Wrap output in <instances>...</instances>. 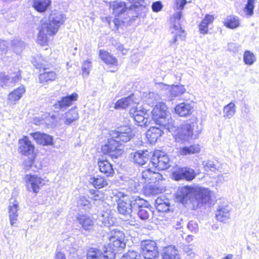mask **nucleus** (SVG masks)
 <instances>
[{
  "mask_svg": "<svg viewBox=\"0 0 259 259\" xmlns=\"http://www.w3.org/2000/svg\"><path fill=\"white\" fill-rule=\"evenodd\" d=\"M176 196L183 204L189 201L194 206L205 203L210 199V191L207 188L199 186H184L179 188Z\"/></svg>",
  "mask_w": 259,
  "mask_h": 259,
  "instance_id": "obj_1",
  "label": "nucleus"
},
{
  "mask_svg": "<svg viewBox=\"0 0 259 259\" xmlns=\"http://www.w3.org/2000/svg\"><path fill=\"white\" fill-rule=\"evenodd\" d=\"M146 204L147 201L139 196L123 197L122 199H119L117 202V209L120 214L124 216L128 220L132 217V212L137 211V207L144 206Z\"/></svg>",
  "mask_w": 259,
  "mask_h": 259,
  "instance_id": "obj_2",
  "label": "nucleus"
},
{
  "mask_svg": "<svg viewBox=\"0 0 259 259\" xmlns=\"http://www.w3.org/2000/svg\"><path fill=\"white\" fill-rule=\"evenodd\" d=\"M110 8L116 18H115L112 21L107 19V22L112 30L116 31L123 23V20H120V18L125 19V15L128 17H131V14L133 11L131 8H130L129 6L127 7L123 2H113L110 4Z\"/></svg>",
  "mask_w": 259,
  "mask_h": 259,
  "instance_id": "obj_3",
  "label": "nucleus"
},
{
  "mask_svg": "<svg viewBox=\"0 0 259 259\" xmlns=\"http://www.w3.org/2000/svg\"><path fill=\"white\" fill-rule=\"evenodd\" d=\"M182 18L181 12L175 13L170 18L171 26L170 31L172 35V38L169 40L170 46L173 48H176L179 44V39L183 40L185 38V31L182 29L181 24V20Z\"/></svg>",
  "mask_w": 259,
  "mask_h": 259,
  "instance_id": "obj_4",
  "label": "nucleus"
},
{
  "mask_svg": "<svg viewBox=\"0 0 259 259\" xmlns=\"http://www.w3.org/2000/svg\"><path fill=\"white\" fill-rule=\"evenodd\" d=\"M103 154L110 156L112 159L118 158L124 152V146L119 141L111 137L108 143L101 147Z\"/></svg>",
  "mask_w": 259,
  "mask_h": 259,
  "instance_id": "obj_5",
  "label": "nucleus"
},
{
  "mask_svg": "<svg viewBox=\"0 0 259 259\" xmlns=\"http://www.w3.org/2000/svg\"><path fill=\"white\" fill-rule=\"evenodd\" d=\"M195 127L197 128L198 127L196 122H186L182 124L180 127H178L175 134L176 140L178 142H184L188 141L189 138L192 136L193 132L197 134L199 133L201 130H195Z\"/></svg>",
  "mask_w": 259,
  "mask_h": 259,
  "instance_id": "obj_6",
  "label": "nucleus"
},
{
  "mask_svg": "<svg viewBox=\"0 0 259 259\" xmlns=\"http://www.w3.org/2000/svg\"><path fill=\"white\" fill-rule=\"evenodd\" d=\"M66 19V16L60 12H53L49 17L48 22L42 21L44 28L48 27L51 33L56 34L59 27L63 24Z\"/></svg>",
  "mask_w": 259,
  "mask_h": 259,
  "instance_id": "obj_7",
  "label": "nucleus"
},
{
  "mask_svg": "<svg viewBox=\"0 0 259 259\" xmlns=\"http://www.w3.org/2000/svg\"><path fill=\"white\" fill-rule=\"evenodd\" d=\"M152 165L158 170H163L170 166L169 158L168 156L161 151H155L150 160Z\"/></svg>",
  "mask_w": 259,
  "mask_h": 259,
  "instance_id": "obj_8",
  "label": "nucleus"
},
{
  "mask_svg": "<svg viewBox=\"0 0 259 259\" xmlns=\"http://www.w3.org/2000/svg\"><path fill=\"white\" fill-rule=\"evenodd\" d=\"M140 246L145 259H156L158 257L159 252L155 241L151 240H143Z\"/></svg>",
  "mask_w": 259,
  "mask_h": 259,
  "instance_id": "obj_9",
  "label": "nucleus"
},
{
  "mask_svg": "<svg viewBox=\"0 0 259 259\" xmlns=\"http://www.w3.org/2000/svg\"><path fill=\"white\" fill-rule=\"evenodd\" d=\"M157 85L158 88L162 91H166L169 94L167 97H164L163 96V100L171 101L174 98L181 96L186 92L184 86L182 85H173L170 87L161 82L157 83Z\"/></svg>",
  "mask_w": 259,
  "mask_h": 259,
  "instance_id": "obj_10",
  "label": "nucleus"
},
{
  "mask_svg": "<svg viewBox=\"0 0 259 259\" xmlns=\"http://www.w3.org/2000/svg\"><path fill=\"white\" fill-rule=\"evenodd\" d=\"M124 235L122 232L113 230L111 232L110 243L108 245L111 249H115V252L120 251L125 247L124 242Z\"/></svg>",
  "mask_w": 259,
  "mask_h": 259,
  "instance_id": "obj_11",
  "label": "nucleus"
},
{
  "mask_svg": "<svg viewBox=\"0 0 259 259\" xmlns=\"http://www.w3.org/2000/svg\"><path fill=\"white\" fill-rule=\"evenodd\" d=\"M168 112L166 104L163 102H159L152 111V120L159 125L168 116Z\"/></svg>",
  "mask_w": 259,
  "mask_h": 259,
  "instance_id": "obj_12",
  "label": "nucleus"
},
{
  "mask_svg": "<svg viewBox=\"0 0 259 259\" xmlns=\"http://www.w3.org/2000/svg\"><path fill=\"white\" fill-rule=\"evenodd\" d=\"M25 180L27 190L35 193H37L45 185L44 180L36 175H27Z\"/></svg>",
  "mask_w": 259,
  "mask_h": 259,
  "instance_id": "obj_13",
  "label": "nucleus"
},
{
  "mask_svg": "<svg viewBox=\"0 0 259 259\" xmlns=\"http://www.w3.org/2000/svg\"><path fill=\"white\" fill-rule=\"evenodd\" d=\"M33 64L36 68L40 69L42 68L44 70V72L40 73L38 76L39 83L48 84L56 79L57 75L54 71H49L45 67L42 68V64L36 62V61H33Z\"/></svg>",
  "mask_w": 259,
  "mask_h": 259,
  "instance_id": "obj_14",
  "label": "nucleus"
},
{
  "mask_svg": "<svg viewBox=\"0 0 259 259\" xmlns=\"http://www.w3.org/2000/svg\"><path fill=\"white\" fill-rule=\"evenodd\" d=\"M173 177L176 181L185 180L187 181H192L196 176L195 170L189 167H180L172 173Z\"/></svg>",
  "mask_w": 259,
  "mask_h": 259,
  "instance_id": "obj_15",
  "label": "nucleus"
},
{
  "mask_svg": "<svg viewBox=\"0 0 259 259\" xmlns=\"http://www.w3.org/2000/svg\"><path fill=\"white\" fill-rule=\"evenodd\" d=\"M78 98V94L73 93L71 95L61 97L60 100L57 101L53 105L55 110L57 111H65L69 107L71 106L73 102L76 101Z\"/></svg>",
  "mask_w": 259,
  "mask_h": 259,
  "instance_id": "obj_16",
  "label": "nucleus"
},
{
  "mask_svg": "<svg viewBox=\"0 0 259 259\" xmlns=\"http://www.w3.org/2000/svg\"><path fill=\"white\" fill-rule=\"evenodd\" d=\"M111 137L120 142H127L132 137L131 128L128 126H124L118 128L117 131H112Z\"/></svg>",
  "mask_w": 259,
  "mask_h": 259,
  "instance_id": "obj_17",
  "label": "nucleus"
},
{
  "mask_svg": "<svg viewBox=\"0 0 259 259\" xmlns=\"http://www.w3.org/2000/svg\"><path fill=\"white\" fill-rule=\"evenodd\" d=\"M8 210L9 217L11 225L14 227H17L18 222V210H19V203L18 201L13 199H11L8 207Z\"/></svg>",
  "mask_w": 259,
  "mask_h": 259,
  "instance_id": "obj_18",
  "label": "nucleus"
},
{
  "mask_svg": "<svg viewBox=\"0 0 259 259\" xmlns=\"http://www.w3.org/2000/svg\"><path fill=\"white\" fill-rule=\"evenodd\" d=\"M149 153L148 150L138 151L130 154L131 160L139 165H143L149 160Z\"/></svg>",
  "mask_w": 259,
  "mask_h": 259,
  "instance_id": "obj_19",
  "label": "nucleus"
},
{
  "mask_svg": "<svg viewBox=\"0 0 259 259\" xmlns=\"http://www.w3.org/2000/svg\"><path fill=\"white\" fill-rule=\"evenodd\" d=\"M19 151L21 154L28 156L33 153L34 147L27 137L19 140Z\"/></svg>",
  "mask_w": 259,
  "mask_h": 259,
  "instance_id": "obj_20",
  "label": "nucleus"
},
{
  "mask_svg": "<svg viewBox=\"0 0 259 259\" xmlns=\"http://www.w3.org/2000/svg\"><path fill=\"white\" fill-rule=\"evenodd\" d=\"M148 114L143 111H135L133 113L132 118L135 121L136 123L140 126H147L149 125L150 120H149Z\"/></svg>",
  "mask_w": 259,
  "mask_h": 259,
  "instance_id": "obj_21",
  "label": "nucleus"
},
{
  "mask_svg": "<svg viewBox=\"0 0 259 259\" xmlns=\"http://www.w3.org/2000/svg\"><path fill=\"white\" fill-rule=\"evenodd\" d=\"M98 165L100 171L107 177H112L114 170L112 165L107 160L99 159Z\"/></svg>",
  "mask_w": 259,
  "mask_h": 259,
  "instance_id": "obj_22",
  "label": "nucleus"
},
{
  "mask_svg": "<svg viewBox=\"0 0 259 259\" xmlns=\"http://www.w3.org/2000/svg\"><path fill=\"white\" fill-rule=\"evenodd\" d=\"M76 219L83 230L90 231L93 229L94 221L91 217L85 214H79Z\"/></svg>",
  "mask_w": 259,
  "mask_h": 259,
  "instance_id": "obj_23",
  "label": "nucleus"
},
{
  "mask_svg": "<svg viewBox=\"0 0 259 259\" xmlns=\"http://www.w3.org/2000/svg\"><path fill=\"white\" fill-rule=\"evenodd\" d=\"M142 178L146 182L154 183L161 180L162 175L159 172L154 171L151 168H147L142 172Z\"/></svg>",
  "mask_w": 259,
  "mask_h": 259,
  "instance_id": "obj_24",
  "label": "nucleus"
},
{
  "mask_svg": "<svg viewBox=\"0 0 259 259\" xmlns=\"http://www.w3.org/2000/svg\"><path fill=\"white\" fill-rule=\"evenodd\" d=\"M163 134L162 127H151L147 131L146 136L151 143L156 142L157 139Z\"/></svg>",
  "mask_w": 259,
  "mask_h": 259,
  "instance_id": "obj_25",
  "label": "nucleus"
},
{
  "mask_svg": "<svg viewBox=\"0 0 259 259\" xmlns=\"http://www.w3.org/2000/svg\"><path fill=\"white\" fill-rule=\"evenodd\" d=\"M31 135L36 142L42 145H50L53 143V138L51 136L38 132L31 134Z\"/></svg>",
  "mask_w": 259,
  "mask_h": 259,
  "instance_id": "obj_26",
  "label": "nucleus"
},
{
  "mask_svg": "<svg viewBox=\"0 0 259 259\" xmlns=\"http://www.w3.org/2000/svg\"><path fill=\"white\" fill-rule=\"evenodd\" d=\"M193 107L188 103H182L177 105L175 108L176 113L179 116L185 117L190 115L192 113Z\"/></svg>",
  "mask_w": 259,
  "mask_h": 259,
  "instance_id": "obj_27",
  "label": "nucleus"
},
{
  "mask_svg": "<svg viewBox=\"0 0 259 259\" xmlns=\"http://www.w3.org/2000/svg\"><path fill=\"white\" fill-rule=\"evenodd\" d=\"M41 25L39 27V33L37 37V42L41 46L45 45L48 41V35H53L55 33L50 32L48 27L44 28V24L41 21Z\"/></svg>",
  "mask_w": 259,
  "mask_h": 259,
  "instance_id": "obj_28",
  "label": "nucleus"
},
{
  "mask_svg": "<svg viewBox=\"0 0 259 259\" xmlns=\"http://www.w3.org/2000/svg\"><path fill=\"white\" fill-rule=\"evenodd\" d=\"M178 251L175 246L169 245L163 249L162 259H180Z\"/></svg>",
  "mask_w": 259,
  "mask_h": 259,
  "instance_id": "obj_29",
  "label": "nucleus"
},
{
  "mask_svg": "<svg viewBox=\"0 0 259 259\" xmlns=\"http://www.w3.org/2000/svg\"><path fill=\"white\" fill-rule=\"evenodd\" d=\"M99 57L106 64L116 67L118 65L117 59L106 51L100 50Z\"/></svg>",
  "mask_w": 259,
  "mask_h": 259,
  "instance_id": "obj_30",
  "label": "nucleus"
},
{
  "mask_svg": "<svg viewBox=\"0 0 259 259\" xmlns=\"http://www.w3.org/2000/svg\"><path fill=\"white\" fill-rule=\"evenodd\" d=\"M214 20L212 15L206 14L199 25V30L200 33L206 34L208 33V25L211 24Z\"/></svg>",
  "mask_w": 259,
  "mask_h": 259,
  "instance_id": "obj_31",
  "label": "nucleus"
},
{
  "mask_svg": "<svg viewBox=\"0 0 259 259\" xmlns=\"http://www.w3.org/2000/svg\"><path fill=\"white\" fill-rule=\"evenodd\" d=\"M32 7L38 12L44 13L46 11L51 4V0H30Z\"/></svg>",
  "mask_w": 259,
  "mask_h": 259,
  "instance_id": "obj_32",
  "label": "nucleus"
},
{
  "mask_svg": "<svg viewBox=\"0 0 259 259\" xmlns=\"http://www.w3.org/2000/svg\"><path fill=\"white\" fill-rule=\"evenodd\" d=\"M155 207L159 212H167L169 209V200L165 197H159L155 200Z\"/></svg>",
  "mask_w": 259,
  "mask_h": 259,
  "instance_id": "obj_33",
  "label": "nucleus"
},
{
  "mask_svg": "<svg viewBox=\"0 0 259 259\" xmlns=\"http://www.w3.org/2000/svg\"><path fill=\"white\" fill-rule=\"evenodd\" d=\"M25 92V87L23 85H21L9 94L8 98L9 102L13 104H15L17 101L20 100Z\"/></svg>",
  "mask_w": 259,
  "mask_h": 259,
  "instance_id": "obj_34",
  "label": "nucleus"
},
{
  "mask_svg": "<svg viewBox=\"0 0 259 259\" xmlns=\"http://www.w3.org/2000/svg\"><path fill=\"white\" fill-rule=\"evenodd\" d=\"M98 220L101 222V226L110 227L115 223V219L110 215L108 212H105L98 215Z\"/></svg>",
  "mask_w": 259,
  "mask_h": 259,
  "instance_id": "obj_35",
  "label": "nucleus"
},
{
  "mask_svg": "<svg viewBox=\"0 0 259 259\" xmlns=\"http://www.w3.org/2000/svg\"><path fill=\"white\" fill-rule=\"evenodd\" d=\"M21 77L20 71L19 70L15 75L10 78L8 75L1 76V85L11 86L13 85L18 82Z\"/></svg>",
  "mask_w": 259,
  "mask_h": 259,
  "instance_id": "obj_36",
  "label": "nucleus"
},
{
  "mask_svg": "<svg viewBox=\"0 0 259 259\" xmlns=\"http://www.w3.org/2000/svg\"><path fill=\"white\" fill-rule=\"evenodd\" d=\"M78 118V113L76 107L71 108L65 114L64 117V123L66 125L71 124Z\"/></svg>",
  "mask_w": 259,
  "mask_h": 259,
  "instance_id": "obj_37",
  "label": "nucleus"
},
{
  "mask_svg": "<svg viewBox=\"0 0 259 259\" xmlns=\"http://www.w3.org/2000/svg\"><path fill=\"white\" fill-rule=\"evenodd\" d=\"M160 98L158 94L153 92H149L148 93H144L143 95V100L144 102L151 106H154Z\"/></svg>",
  "mask_w": 259,
  "mask_h": 259,
  "instance_id": "obj_38",
  "label": "nucleus"
},
{
  "mask_svg": "<svg viewBox=\"0 0 259 259\" xmlns=\"http://www.w3.org/2000/svg\"><path fill=\"white\" fill-rule=\"evenodd\" d=\"M230 211L228 206L218 209L215 214L217 220L222 222H226L230 218Z\"/></svg>",
  "mask_w": 259,
  "mask_h": 259,
  "instance_id": "obj_39",
  "label": "nucleus"
},
{
  "mask_svg": "<svg viewBox=\"0 0 259 259\" xmlns=\"http://www.w3.org/2000/svg\"><path fill=\"white\" fill-rule=\"evenodd\" d=\"M224 26L230 29H235L239 27L240 21L238 18L233 15L228 16L223 22Z\"/></svg>",
  "mask_w": 259,
  "mask_h": 259,
  "instance_id": "obj_40",
  "label": "nucleus"
},
{
  "mask_svg": "<svg viewBox=\"0 0 259 259\" xmlns=\"http://www.w3.org/2000/svg\"><path fill=\"white\" fill-rule=\"evenodd\" d=\"M162 127V129L167 130L168 132L176 133L178 127L175 125V121L168 116L158 125Z\"/></svg>",
  "mask_w": 259,
  "mask_h": 259,
  "instance_id": "obj_41",
  "label": "nucleus"
},
{
  "mask_svg": "<svg viewBox=\"0 0 259 259\" xmlns=\"http://www.w3.org/2000/svg\"><path fill=\"white\" fill-rule=\"evenodd\" d=\"M149 205V203L147 201L146 205L137 207V214L141 220H146L149 219L151 213V210L148 208Z\"/></svg>",
  "mask_w": 259,
  "mask_h": 259,
  "instance_id": "obj_42",
  "label": "nucleus"
},
{
  "mask_svg": "<svg viewBox=\"0 0 259 259\" xmlns=\"http://www.w3.org/2000/svg\"><path fill=\"white\" fill-rule=\"evenodd\" d=\"M133 95L118 100L115 104V108L116 109H125L133 103Z\"/></svg>",
  "mask_w": 259,
  "mask_h": 259,
  "instance_id": "obj_43",
  "label": "nucleus"
},
{
  "mask_svg": "<svg viewBox=\"0 0 259 259\" xmlns=\"http://www.w3.org/2000/svg\"><path fill=\"white\" fill-rule=\"evenodd\" d=\"M200 148L198 145H193L190 146L181 147L180 149V154L182 155H186L198 153Z\"/></svg>",
  "mask_w": 259,
  "mask_h": 259,
  "instance_id": "obj_44",
  "label": "nucleus"
},
{
  "mask_svg": "<svg viewBox=\"0 0 259 259\" xmlns=\"http://www.w3.org/2000/svg\"><path fill=\"white\" fill-rule=\"evenodd\" d=\"M90 182L97 189L104 188L108 184L107 180L102 177L91 178Z\"/></svg>",
  "mask_w": 259,
  "mask_h": 259,
  "instance_id": "obj_45",
  "label": "nucleus"
},
{
  "mask_svg": "<svg viewBox=\"0 0 259 259\" xmlns=\"http://www.w3.org/2000/svg\"><path fill=\"white\" fill-rule=\"evenodd\" d=\"M235 104L230 102L224 107V117L226 118H231L236 113Z\"/></svg>",
  "mask_w": 259,
  "mask_h": 259,
  "instance_id": "obj_46",
  "label": "nucleus"
},
{
  "mask_svg": "<svg viewBox=\"0 0 259 259\" xmlns=\"http://www.w3.org/2000/svg\"><path fill=\"white\" fill-rule=\"evenodd\" d=\"M102 251L97 248L90 247L87 253V259H101Z\"/></svg>",
  "mask_w": 259,
  "mask_h": 259,
  "instance_id": "obj_47",
  "label": "nucleus"
},
{
  "mask_svg": "<svg viewBox=\"0 0 259 259\" xmlns=\"http://www.w3.org/2000/svg\"><path fill=\"white\" fill-rule=\"evenodd\" d=\"M116 253L115 249H111L108 246L105 247L104 252H102L101 259H115Z\"/></svg>",
  "mask_w": 259,
  "mask_h": 259,
  "instance_id": "obj_48",
  "label": "nucleus"
},
{
  "mask_svg": "<svg viewBox=\"0 0 259 259\" xmlns=\"http://www.w3.org/2000/svg\"><path fill=\"white\" fill-rule=\"evenodd\" d=\"M255 60L256 58L252 52L249 51H245L243 55V61L246 64L251 65Z\"/></svg>",
  "mask_w": 259,
  "mask_h": 259,
  "instance_id": "obj_49",
  "label": "nucleus"
},
{
  "mask_svg": "<svg viewBox=\"0 0 259 259\" xmlns=\"http://www.w3.org/2000/svg\"><path fill=\"white\" fill-rule=\"evenodd\" d=\"M77 206L82 209H87L91 206L89 200L84 196L79 197L77 200Z\"/></svg>",
  "mask_w": 259,
  "mask_h": 259,
  "instance_id": "obj_50",
  "label": "nucleus"
},
{
  "mask_svg": "<svg viewBox=\"0 0 259 259\" xmlns=\"http://www.w3.org/2000/svg\"><path fill=\"white\" fill-rule=\"evenodd\" d=\"M121 259H142L141 255L137 251L130 250L122 255Z\"/></svg>",
  "mask_w": 259,
  "mask_h": 259,
  "instance_id": "obj_51",
  "label": "nucleus"
},
{
  "mask_svg": "<svg viewBox=\"0 0 259 259\" xmlns=\"http://www.w3.org/2000/svg\"><path fill=\"white\" fill-rule=\"evenodd\" d=\"M202 164L206 171H215L218 169L217 165L214 161L211 160H206L203 161Z\"/></svg>",
  "mask_w": 259,
  "mask_h": 259,
  "instance_id": "obj_52",
  "label": "nucleus"
},
{
  "mask_svg": "<svg viewBox=\"0 0 259 259\" xmlns=\"http://www.w3.org/2000/svg\"><path fill=\"white\" fill-rule=\"evenodd\" d=\"M253 0H248L247 3L245 6L244 12L246 13L247 17L251 16L253 14L254 9Z\"/></svg>",
  "mask_w": 259,
  "mask_h": 259,
  "instance_id": "obj_53",
  "label": "nucleus"
},
{
  "mask_svg": "<svg viewBox=\"0 0 259 259\" xmlns=\"http://www.w3.org/2000/svg\"><path fill=\"white\" fill-rule=\"evenodd\" d=\"M186 4V0H176L174 6V9L175 11H177V12H182V10L184 9ZM175 13H176V12ZM182 14H183V13H182Z\"/></svg>",
  "mask_w": 259,
  "mask_h": 259,
  "instance_id": "obj_54",
  "label": "nucleus"
},
{
  "mask_svg": "<svg viewBox=\"0 0 259 259\" xmlns=\"http://www.w3.org/2000/svg\"><path fill=\"white\" fill-rule=\"evenodd\" d=\"M92 67L91 62L89 60L85 61L82 66V75L83 76H88Z\"/></svg>",
  "mask_w": 259,
  "mask_h": 259,
  "instance_id": "obj_55",
  "label": "nucleus"
},
{
  "mask_svg": "<svg viewBox=\"0 0 259 259\" xmlns=\"http://www.w3.org/2000/svg\"><path fill=\"white\" fill-rule=\"evenodd\" d=\"M187 228L192 232L196 233L198 232V225L195 221H190L187 224Z\"/></svg>",
  "mask_w": 259,
  "mask_h": 259,
  "instance_id": "obj_56",
  "label": "nucleus"
},
{
  "mask_svg": "<svg viewBox=\"0 0 259 259\" xmlns=\"http://www.w3.org/2000/svg\"><path fill=\"white\" fill-rule=\"evenodd\" d=\"M114 45L116 49L118 52H120L123 55H125L127 53L128 49L124 48L123 46L120 43L116 42Z\"/></svg>",
  "mask_w": 259,
  "mask_h": 259,
  "instance_id": "obj_57",
  "label": "nucleus"
},
{
  "mask_svg": "<svg viewBox=\"0 0 259 259\" xmlns=\"http://www.w3.org/2000/svg\"><path fill=\"white\" fill-rule=\"evenodd\" d=\"M152 9L154 12H159L162 8V3L160 1L154 2L152 5Z\"/></svg>",
  "mask_w": 259,
  "mask_h": 259,
  "instance_id": "obj_58",
  "label": "nucleus"
},
{
  "mask_svg": "<svg viewBox=\"0 0 259 259\" xmlns=\"http://www.w3.org/2000/svg\"><path fill=\"white\" fill-rule=\"evenodd\" d=\"M184 251L187 255L190 256L191 258H193L195 256V253H194L192 248L189 245L184 246Z\"/></svg>",
  "mask_w": 259,
  "mask_h": 259,
  "instance_id": "obj_59",
  "label": "nucleus"
},
{
  "mask_svg": "<svg viewBox=\"0 0 259 259\" xmlns=\"http://www.w3.org/2000/svg\"><path fill=\"white\" fill-rule=\"evenodd\" d=\"M8 47V42L5 40H1V54L4 52L5 53Z\"/></svg>",
  "mask_w": 259,
  "mask_h": 259,
  "instance_id": "obj_60",
  "label": "nucleus"
},
{
  "mask_svg": "<svg viewBox=\"0 0 259 259\" xmlns=\"http://www.w3.org/2000/svg\"><path fill=\"white\" fill-rule=\"evenodd\" d=\"M129 184L131 185V189L132 191H135L137 189L138 185L133 180H130L128 182Z\"/></svg>",
  "mask_w": 259,
  "mask_h": 259,
  "instance_id": "obj_61",
  "label": "nucleus"
},
{
  "mask_svg": "<svg viewBox=\"0 0 259 259\" xmlns=\"http://www.w3.org/2000/svg\"><path fill=\"white\" fill-rule=\"evenodd\" d=\"M227 176H225L224 175H219L217 178V183H223L225 181V178H227Z\"/></svg>",
  "mask_w": 259,
  "mask_h": 259,
  "instance_id": "obj_62",
  "label": "nucleus"
},
{
  "mask_svg": "<svg viewBox=\"0 0 259 259\" xmlns=\"http://www.w3.org/2000/svg\"><path fill=\"white\" fill-rule=\"evenodd\" d=\"M55 259H66L64 253L60 251H58L56 253Z\"/></svg>",
  "mask_w": 259,
  "mask_h": 259,
  "instance_id": "obj_63",
  "label": "nucleus"
},
{
  "mask_svg": "<svg viewBox=\"0 0 259 259\" xmlns=\"http://www.w3.org/2000/svg\"><path fill=\"white\" fill-rule=\"evenodd\" d=\"M18 44V46L20 47V49H22L24 47V43L23 41H15L14 43V46H16Z\"/></svg>",
  "mask_w": 259,
  "mask_h": 259,
  "instance_id": "obj_64",
  "label": "nucleus"
}]
</instances>
